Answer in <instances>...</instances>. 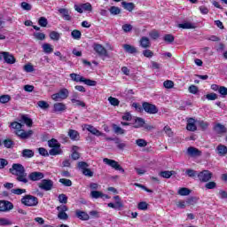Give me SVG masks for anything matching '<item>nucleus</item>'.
Masks as SVG:
<instances>
[{"label": "nucleus", "instance_id": "f257e3e1", "mask_svg": "<svg viewBox=\"0 0 227 227\" xmlns=\"http://www.w3.org/2000/svg\"><path fill=\"white\" fill-rule=\"evenodd\" d=\"M11 129H14V134L20 139L21 141H26L27 139H31L33 137V134L35 131L29 129L26 131V129H22V123L12 121L10 124Z\"/></svg>", "mask_w": 227, "mask_h": 227}, {"label": "nucleus", "instance_id": "f03ea898", "mask_svg": "<svg viewBox=\"0 0 227 227\" xmlns=\"http://www.w3.org/2000/svg\"><path fill=\"white\" fill-rule=\"evenodd\" d=\"M12 175H14L16 180L18 182H21L22 184H27L29 180H27V174L26 173V168L20 163L12 164V168L9 169Z\"/></svg>", "mask_w": 227, "mask_h": 227}, {"label": "nucleus", "instance_id": "7ed1b4c3", "mask_svg": "<svg viewBox=\"0 0 227 227\" xmlns=\"http://www.w3.org/2000/svg\"><path fill=\"white\" fill-rule=\"evenodd\" d=\"M48 146L51 148L49 151L50 155L56 156L61 155L63 153V150H61V144L56 138H51L48 141Z\"/></svg>", "mask_w": 227, "mask_h": 227}, {"label": "nucleus", "instance_id": "20e7f679", "mask_svg": "<svg viewBox=\"0 0 227 227\" xmlns=\"http://www.w3.org/2000/svg\"><path fill=\"white\" fill-rule=\"evenodd\" d=\"M21 204L25 207H37L38 198L31 194H27L21 198Z\"/></svg>", "mask_w": 227, "mask_h": 227}, {"label": "nucleus", "instance_id": "39448f33", "mask_svg": "<svg viewBox=\"0 0 227 227\" xmlns=\"http://www.w3.org/2000/svg\"><path fill=\"white\" fill-rule=\"evenodd\" d=\"M103 162L106 164V166H110L113 169H115V171H120V173H125V169L121 168V165L118 163V161L109 159V158H104Z\"/></svg>", "mask_w": 227, "mask_h": 227}, {"label": "nucleus", "instance_id": "423d86ee", "mask_svg": "<svg viewBox=\"0 0 227 227\" xmlns=\"http://www.w3.org/2000/svg\"><path fill=\"white\" fill-rule=\"evenodd\" d=\"M213 176L214 173H212L210 170H202L198 173V179L202 184H207V182H210Z\"/></svg>", "mask_w": 227, "mask_h": 227}, {"label": "nucleus", "instance_id": "0eeeda50", "mask_svg": "<svg viewBox=\"0 0 227 227\" xmlns=\"http://www.w3.org/2000/svg\"><path fill=\"white\" fill-rule=\"evenodd\" d=\"M69 91L67 89H61L59 92L52 94L51 98L54 102H58V100H67L68 98Z\"/></svg>", "mask_w": 227, "mask_h": 227}, {"label": "nucleus", "instance_id": "6e6552de", "mask_svg": "<svg viewBox=\"0 0 227 227\" xmlns=\"http://www.w3.org/2000/svg\"><path fill=\"white\" fill-rule=\"evenodd\" d=\"M77 166L79 169H82V173L84 175V176H93V171H91L90 168H90V164H88V162L79 161Z\"/></svg>", "mask_w": 227, "mask_h": 227}, {"label": "nucleus", "instance_id": "1a4fd4ad", "mask_svg": "<svg viewBox=\"0 0 227 227\" xmlns=\"http://www.w3.org/2000/svg\"><path fill=\"white\" fill-rule=\"evenodd\" d=\"M142 107L147 114H157L159 113V108H157V106L148 103V102H143Z\"/></svg>", "mask_w": 227, "mask_h": 227}, {"label": "nucleus", "instance_id": "9d476101", "mask_svg": "<svg viewBox=\"0 0 227 227\" xmlns=\"http://www.w3.org/2000/svg\"><path fill=\"white\" fill-rule=\"evenodd\" d=\"M38 187L42 189V191H52V189H54V181L51 179H42Z\"/></svg>", "mask_w": 227, "mask_h": 227}, {"label": "nucleus", "instance_id": "9b49d317", "mask_svg": "<svg viewBox=\"0 0 227 227\" xmlns=\"http://www.w3.org/2000/svg\"><path fill=\"white\" fill-rule=\"evenodd\" d=\"M93 49L97 54H98L101 58H109V53L106 47H104L100 43H94Z\"/></svg>", "mask_w": 227, "mask_h": 227}, {"label": "nucleus", "instance_id": "f8f14e48", "mask_svg": "<svg viewBox=\"0 0 227 227\" xmlns=\"http://www.w3.org/2000/svg\"><path fill=\"white\" fill-rule=\"evenodd\" d=\"M1 54L4 58V63H7V65H14V63H17V59H15V56H13V54L8 51H1Z\"/></svg>", "mask_w": 227, "mask_h": 227}, {"label": "nucleus", "instance_id": "ddd939ff", "mask_svg": "<svg viewBox=\"0 0 227 227\" xmlns=\"http://www.w3.org/2000/svg\"><path fill=\"white\" fill-rule=\"evenodd\" d=\"M43 178H45L43 172L34 171L28 174V180H30V182H40Z\"/></svg>", "mask_w": 227, "mask_h": 227}, {"label": "nucleus", "instance_id": "4468645a", "mask_svg": "<svg viewBox=\"0 0 227 227\" xmlns=\"http://www.w3.org/2000/svg\"><path fill=\"white\" fill-rule=\"evenodd\" d=\"M13 210V203L8 200H0V212H10Z\"/></svg>", "mask_w": 227, "mask_h": 227}, {"label": "nucleus", "instance_id": "2eb2a0df", "mask_svg": "<svg viewBox=\"0 0 227 227\" xmlns=\"http://www.w3.org/2000/svg\"><path fill=\"white\" fill-rule=\"evenodd\" d=\"M186 130H189V132H196V130H198L194 118H189L187 120Z\"/></svg>", "mask_w": 227, "mask_h": 227}, {"label": "nucleus", "instance_id": "dca6fc26", "mask_svg": "<svg viewBox=\"0 0 227 227\" xmlns=\"http://www.w3.org/2000/svg\"><path fill=\"white\" fill-rule=\"evenodd\" d=\"M75 217L80 219V221H90V215L85 211H81L79 209L75 211Z\"/></svg>", "mask_w": 227, "mask_h": 227}, {"label": "nucleus", "instance_id": "f3484780", "mask_svg": "<svg viewBox=\"0 0 227 227\" xmlns=\"http://www.w3.org/2000/svg\"><path fill=\"white\" fill-rule=\"evenodd\" d=\"M139 43L142 49H150L152 47V43L150 42V38L146 36H142L140 38Z\"/></svg>", "mask_w": 227, "mask_h": 227}, {"label": "nucleus", "instance_id": "a211bd4d", "mask_svg": "<svg viewBox=\"0 0 227 227\" xmlns=\"http://www.w3.org/2000/svg\"><path fill=\"white\" fill-rule=\"evenodd\" d=\"M187 153L190 155V157H201V151L196 147H188Z\"/></svg>", "mask_w": 227, "mask_h": 227}, {"label": "nucleus", "instance_id": "6ab92c4d", "mask_svg": "<svg viewBox=\"0 0 227 227\" xmlns=\"http://www.w3.org/2000/svg\"><path fill=\"white\" fill-rule=\"evenodd\" d=\"M54 113H63V111H67V105L65 103H55L53 105Z\"/></svg>", "mask_w": 227, "mask_h": 227}, {"label": "nucleus", "instance_id": "aec40b11", "mask_svg": "<svg viewBox=\"0 0 227 227\" xmlns=\"http://www.w3.org/2000/svg\"><path fill=\"white\" fill-rule=\"evenodd\" d=\"M67 136L72 139V141H79L81 138V135L79 134V131L75 129H69Z\"/></svg>", "mask_w": 227, "mask_h": 227}, {"label": "nucleus", "instance_id": "412c9836", "mask_svg": "<svg viewBox=\"0 0 227 227\" xmlns=\"http://www.w3.org/2000/svg\"><path fill=\"white\" fill-rule=\"evenodd\" d=\"M21 157H23V159H33V157H35V151L31 149H24L21 152Z\"/></svg>", "mask_w": 227, "mask_h": 227}, {"label": "nucleus", "instance_id": "4be33fe9", "mask_svg": "<svg viewBox=\"0 0 227 227\" xmlns=\"http://www.w3.org/2000/svg\"><path fill=\"white\" fill-rule=\"evenodd\" d=\"M123 49L125 52H128V54H137V48L136 46H132L130 44H123Z\"/></svg>", "mask_w": 227, "mask_h": 227}, {"label": "nucleus", "instance_id": "5701e85b", "mask_svg": "<svg viewBox=\"0 0 227 227\" xmlns=\"http://www.w3.org/2000/svg\"><path fill=\"white\" fill-rule=\"evenodd\" d=\"M121 6L124 10H127V12H134L136 8V4L132 2H121Z\"/></svg>", "mask_w": 227, "mask_h": 227}, {"label": "nucleus", "instance_id": "b1692460", "mask_svg": "<svg viewBox=\"0 0 227 227\" xmlns=\"http://www.w3.org/2000/svg\"><path fill=\"white\" fill-rule=\"evenodd\" d=\"M59 13H60V15H62V18L64 19V20H72V16H70V14L68 13V9H65V8H60L59 9Z\"/></svg>", "mask_w": 227, "mask_h": 227}, {"label": "nucleus", "instance_id": "393cba45", "mask_svg": "<svg viewBox=\"0 0 227 227\" xmlns=\"http://www.w3.org/2000/svg\"><path fill=\"white\" fill-rule=\"evenodd\" d=\"M216 152L218 153V155H220L221 157H224V155H226L227 153V147L224 145H218L216 147Z\"/></svg>", "mask_w": 227, "mask_h": 227}, {"label": "nucleus", "instance_id": "a878e982", "mask_svg": "<svg viewBox=\"0 0 227 227\" xmlns=\"http://www.w3.org/2000/svg\"><path fill=\"white\" fill-rule=\"evenodd\" d=\"M69 77L71 81H74V82H82V81L84 80V76H82L81 74H77L75 73L70 74Z\"/></svg>", "mask_w": 227, "mask_h": 227}, {"label": "nucleus", "instance_id": "bb28decb", "mask_svg": "<svg viewBox=\"0 0 227 227\" xmlns=\"http://www.w3.org/2000/svg\"><path fill=\"white\" fill-rule=\"evenodd\" d=\"M90 198L92 200H98V198L104 199V192H102L100 191H91Z\"/></svg>", "mask_w": 227, "mask_h": 227}, {"label": "nucleus", "instance_id": "cd10ccee", "mask_svg": "<svg viewBox=\"0 0 227 227\" xmlns=\"http://www.w3.org/2000/svg\"><path fill=\"white\" fill-rule=\"evenodd\" d=\"M43 51L45 52V54H51V52H54V48H52L51 43H45L43 44Z\"/></svg>", "mask_w": 227, "mask_h": 227}, {"label": "nucleus", "instance_id": "c85d7f7f", "mask_svg": "<svg viewBox=\"0 0 227 227\" xmlns=\"http://www.w3.org/2000/svg\"><path fill=\"white\" fill-rule=\"evenodd\" d=\"M177 194L179 196H189V194H191V189L186 187H181L178 189Z\"/></svg>", "mask_w": 227, "mask_h": 227}, {"label": "nucleus", "instance_id": "c756f323", "mask_svg": "<svg viewBox=\"0 0 227 227\" xmlns=\"http://www.w3.org/2000/svg\"><path fill=\"white\" fill-rule=\"evenodd\" d=\"M159 175L160 176H161V178H169L170 176H173V175H175V171L163 170V171H160Z\"/></svg>", "mask_w": 227, "mask_h": 227}, {"label": "nucleus", "instance_id": "7c9ffc66", "mask_svg": "<svg viewBox=\"0 0 227 227\" xmlns=\"http://www.w3.org/2000/svg\"><path fill=\"white\" fill-rule=\"evenodd\" d=\"M141 127H145V119H143L141 117H137V119H135L134 128L141 129Z\"/></svg>", "mask_w": 227, "mask_h": 227}, {"label": "nucleus", "instance_id": "2f4dec72", "mask_svg": "<svg viewBox=\"0 0 227 227\" xmlns=\"http://www.w3.org/2000/svg\"><path fill=\"white\" fill-rule=\"evenodd\" d=\"M21 120L23 121V123H25L27 125V127H33V119L27 117V115L23 114L21 116Z\"/></svg>", "mask_w": 227, "mask_h": 227}, {"label": "nucleus", "instance_id": "473e14b6", "mask_svg": "<svg viewBox=\"0 0 227 227\" xmlns=\"http://www.w3.org/2000/svg\"><path fill=\"white\" fill-rule=\"evenodd\" d=\"M200 172L192 169V168H188L185 171V175H187V176H189V178H196L198 176V174Z\"/></svg>", "mask_w": 227, "mask_h": 227}, {"label": "nucleus", "instance_id": "72a5a7b5", "mask_svg": "<svg viewBox=\"0 0 227 227\" xmlns=\"http://www.w3.org/2000/svg\"><path fill=\"white\" fill-rule=\"evenodd\" d=\"M71 102L76 107H86V103H84V101H81V100L76 99V98H71Z\"/></svg>", "mask_w": 227, "mask_h": 227}, {"label": "nucleus", "instance_id": "f704fd0d", "mask_svg": "<svg viewBox=\"0 0 227 227\" xmlns=\"http://www.w3.org/2000/svg\"><path fill=\"white\" fill-rule=\"evenodd\" d=\"M71 36L74 38V40H81L82 34L81 33V30L74 29L71 32Z\"/></svg>", "mask_w": 227, "mask_h": 227}, {"label": "nucleus", "instance_id": "c9c22d12", "mask_svg": "<svg viewBox=\"0 0 227 227\" xmlns=\"http://www.w3.org/2000/svg\"><path fill=\"white\" fill-rule=\"evenodd\" d=\"M115 145H117V148L119 150H125V148L127 147V144L122 143V141L119 137L115 138Z\"/></svg>", "mask_w": 227, "mask_h": 227}, {"label": "nucleus", "instance_id": "e433bc0d", "mask_svg": "<svg viewBox=\"0 0 227 227\" xmlns=\"http://www.w3.org/2000/svg\"><path fill=\"white\" fill-rule=\"evenodd\" d=\"M163 40L166 43H173V42H175V36L171 34H166L163 36Z\"/></svg>", "mask_w": 227, "mask_h": 227}, {"label": "nucleus", "instance_id": "4c0bfd02", "mask_svg": "<svg viewBox=\"0 0 227 227\" xmlns=\"http://www.w3.org/2000/svg\"><path fill=\"white\" fill-rule=\"evenodd\" d=\"M215 129L219 132V134H226V127L221 123H217L215 126Z\"/></svg>", "mask_w": 227, "mask_h": 227}, {"label": "nucleus", "instance_id": "58836bf2", "mask_svg": "<svg viewBox=\"0 0 227 227\" xmlns=\"http://www.w3.org/2000/svg\"><path fill=\"white\" fill-rule=\"evenodd\" d=\"M178 27H181V29H194V25L192 23L186 22L179 24Z\"/></svg>", "mask_w": 227, "mask_h": 227}, {"label": "nucleus", "instance_id": "ea45409f", "mask_svg": "<svg viewBox=\"0 0 227 227\" xmlns=\"http://www.w3.org/2000/svg\"><path fill=\"white\" fill-rule=\"evenodd\" d=\"M109 12L112 15H120V13H121V9H120V7L111 6Z\"/></svg>", "mask_w": 227, "mask_h": 227}, {"label": "nucleus", "instance_id": "a19ab883", "mask_svg": "<svg viewBox=\"0 0 227 227\" xmlns=\"http://www.w3.org/2000/svg\"><path fill=\"white\" fill-rule=\"evenodd\" d=\"M59 184L65 185V187H72V180L67 178H60L59 180Z\"/></svg>", "mask_w": 227, "mask_h": 227}, {"label": "nucleus", "instance_id": "79ce46f5", "mask_svg": "<svg viewBox=\"0 0 227 227\" xmlns=\"http://www.w3.org/2000/svg\"><path fill=\"white\" fill-rule=\"evenodd\" d=\"M59 201L63 205H67L68 203V197L67 194L61 193L59 195Z\"/></svg>", "mask_w": 227, "mask_h": 227}, {"label": "nucleus", "instance_id": "37998d69", "mask_svg": "<svg viewBox=\"0 0 227 227\" xmlns=\"http://www.w3.org/2000/svg\"><path fill=\"white\" fill-rule=\"evenodd\" d=\"M136 145L139 146L140 148H145V146L148 145V142L143 138H139L136 140Z\"/></svg>", "mask_w": 227, "mask_h": 227}, {"label": "nucleus", "instance_id": "c03bdc74", "mask_svg": "<svg viewBox=\"0 0 227 227\" xmlns=\"http://www.w3.org/2000/svg\"><path fill=\"white\" fill-rule=\"evenodd\" d=\"M50 38L51 40H54L55 42H58V40L61 38V35L57 31H51L50 33Z\"/></svg>", "mask_w": 227, "mask_h": 227}, {"label": "nucleus", "instance_id": "a18cd8bd", "mask_svg": "<svg viewBox=\"0 0 227 227\" xmlns=\"http://www.w3.org/2000/svg\"><path fill=\"white\" fill-rule=\"evenodd\" d=\"M82 82H83V84H86V86H95L97 84V81L87 79L85 77H83V80Z\"/></svg>", "mask_w": 227, "mask_h": 227}, {"label": "nucleus", "instance_id": "49530a36", "mask_svg": "<svg viewBox=\"0 0 227 227\" xmlns=\"http://www.w3.org/2000/svg\"><path fill=\"white\" fill-rule=\"evenodd\" d=\"M37 106L38 107H40L41 109H49V107H51V106L49 105V103H47V101H43V100H40L37 102Z\"/></svg>", "mask_w": 227, "mask_h": 227}, {"label": "nucleus", "instance_id": "de8ad7c7", "mask_svg": "<svg viewBox=\"0 0 227 227\" xmlns=\"http://www.w3.org/2000/svg\"><path fill=\"white\" fill-rule=\"evenodd\" d=\"M13 145H15V143L13 142V140L7 138L4 140V146L5 148H13Z\"/></svg>", "mask_w": 227, "mask_h": 227}, {"label": "nucleus", "instance_id": "09e8293b", "mask_svg": "<svg viewBox=\"0 0 227 227\" xmlns=\"http://www.w3.org/2000/svg\"><path fill=\"white\" fill-rule=\"evenodd\" d=\"M38 24L41 26V27H47V24H49V21L47 20V18L41 17L38 20Z\"/></svg>", "mask_w": 227, "mask_h": 227}, {"label": "nucleus", "instance_id": "8fccbe9b", "mask_svg": "<svg viewBox=\"0 0 227 227\" xmlns=\"http://www.w3.org/2000/svg\"><path fill=\"white\" fill-rule=\"evenodd\" d=\"M12 100V97L10 95H2L0 96V103L1 104H8Z\"/></svg>", "mask_w": 227, "mask_h": 227}, {"label": "nucleus", "instance_id": "3c124183", "mask_svg": "<svg viewBox=\"0 0 227 227\" xmlns=\"http://www.w3.org/2000/svg\"><path fill=\"white\" fill-rule=\"evenodd\" d=\"M215 187H217V183H215V181H208L205 184V189H215Z\"/></svg>", "mask_w": 227, "mask_h": 227}, {"label": "nucleus", "instance_id": "603ef678", "mask_svg": "<svg viewBox=\"0 0 227 227\" xmlns=\"http://www.w3.org/2000/svg\"><path fill=\"white\" fill-rule=\"evenodd\" d=\"M108 101L111 104V106H114V107H116L117 106H120V100H118V98H116L109 97Z\"/></svg>", "mask_w": 227, "mask_h": 227}, {"label": "nucleus", "instance_id": "864d4df0", "mask_svg": "<svg viewBox=\"0 0 227 227\" xmlns=\"http://www.w3.org/2000/svg\"><path fill=\"white\" fill-rule=\"evenodd\" d=\"M163 86L167 90H171V88H173L175 86V82L171 80H167L163 82Z\"/></svg>", "mask_w": 227, "mask_h": 227}, {"label": "nucleus", "instance_id": "5fc2aeb1", "mask_svg": "<svg viewBox=\"0 0 227 227\" xmlns=\"http://www.w3.org/2000/svg\"><path fill=\"white\" fill-rule=\"evenodd\" d=\"M11 192H12V194H16L17 196H20L21 194H25L26 189L16 188V189H12Z\"/></svg>", "mask_w": 227, "mask_h": 227}, {"label": "nucleus", "instance_id": "6e6d98bb", "mask_svg": "<svg viewBox=\"0 0 227 227\" xmlns=\"http://www.w3.org/2000/svg\"><path fill=\"white\" fill-rule=\"evenodd\" d=\"M21 8L26 12H31V10L33 9V5H31L30 4H27V2H22Z\"/></svg>", "mask_w": 227, "mask_h": 227}, {"label": "nucleus", "instance_id": "4d7b16f0", "mask_svg": "<svg viewBox=\"0 0 227 227\" xmlns=\"http://www.w3.org/2000/svg\"><path fill=\"white\" fill-rule=\"evenodd\" d=\"M113 127L115 134H121V135L125 134V129H121L120 126L114 124Z\"/></svg>", "mask_w": 227, "mask_h": 227}, {"label": "nucleus", "instance_id": "13d9d810", "mask_svg": "<svg viewBox=\"0 0 227 227\" xmlns=\"http://www.w3.org/2000/svg\"><path fill=\"white\" fill-rule=\"evenodd\" d=\"M82 6L84 12H93V6L90 3L82 4Z\"/></svg>", "mask_w": 227, "mask_h": 227}, {"label": "nucleus", "instance_id": "bf43d9fd", "mask_svg": "<svg viewBox=\"0 0 227 227\" xmlns=\"http://www.w3.org/2000/svg\"><path fill=\"white\" fill-rule=\"evenodd\" d=\"M149 36L153 39V40H157L159 38V36H160V34H159V31L157 30H153L149 33Z\"/></svg>", "mask_w": 227, "mask_h": 227}, {"label": "nucleus", "instance_id": "052dcab7", "mask_svg": "<svg viewBox=\"0 0 227 227\" xmlns=\"http://www.w3.org/2000/svg\"><path fill=\"white\" fill-rule=\"evenodd\" d=\"M138 210H148V203L145 201L139 202L137 205Z\"/></svg>", "mask_w": 227, "mask_h": 227}, {"label": "nucleus", "instance_id": "680f3d73", "mask_svg": "<svg viewBox=\"0 0 227 227\" xmlns=\"http://www.w3.org/2000/svg\"><path fill=\"white\" fill-rule=\"evenodd\" d=\"M143 56H145V58H153V51L146 48L143 51Z\"/></svg>", "mask_w": 227, "mask_h": 227}, {"label": "nucleus", "instance_id": "e2e57ef3", "mask_svg": "<svg viewBox=\"0 0 227 227\" xmlns=\"http://www.w3.org/2000/svg\"><path fill=\"white\" fill-rule=\"evenodd\" d=\"M23 70H25V72H27L29 74L31 72H35V67L31 64H26L23 67Z\"/></svg>", "mask_w": 227, "mask_h": 227}, {"label": "nucleus", "instance_id": "0e129e2a", "mask_svg": "<svg viewBox=\"0 0 227 227\" xmlns=\"http://www.w3.org/2000/svg\"><path fill=\"white\" fill-rule=\"evenodd\" d=\"M58 217L62 221H67V219H68V214H67V212H59Z\"/></svg>", "mask_w": 227, "mask_h": 227}, {"label": "nucleus", "instance_id": "69168bd1", "mask_svg": "<svg viewBox=\"0 0 227 227\" xmlns=\"http://www.w3.org/2000/svg\"><path fill=\"white\" fill-rule=\"evenodd\" d=\"M132 26L130 24H124L122 25V31H124V33H130V31H132Z\"/></svg>", "mask_w": 227, "mask_h": 227}, {"label": "nucleus", "instance_id": "338daca9", "mask_svg": "<svg viewBox=\"0 0 227 227\" xmlns=\"http://www.w3.org/2000/svg\"><path fill=\"white\" fill-rule=\"evenodd\" d=\"M34 36L36 40L43 41V39L45 38V34L37 32L34 34Z\"/></svg>", "mask_w": 227, "mask_h": 227}, {"label": "nucleus", "instance_id": "774afa93", "mask_svg": "<svg viewBox=\"0 0 227 227\" xmlns=\"http://www.w3.org/2000/svg\"><path fill=\"white\" fill-rule=\"evenodd\" d=\"M218 93H220V95H223V97H226L227 88L224 86H220V89H218Z\"/></svg>", "mask_w": 227, "mask_h": 227}]
</instances>
